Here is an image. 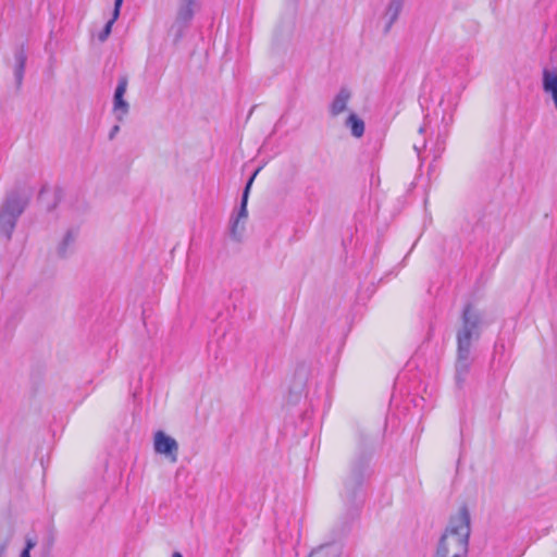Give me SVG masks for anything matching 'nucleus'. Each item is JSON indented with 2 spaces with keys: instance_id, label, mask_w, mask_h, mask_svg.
I'll return each mask as SVG.
<instances>
[{
  "instance_id": "1",
  "label": "nucleus",
  "mask_w": 557,
  "mask_h": 557,
  "mask_svg": "<svg viewBox=\"0 0 557 557\" xmlns=\"http://www.w3.org/2000/svg\"><path fill=\"white\" fill-rule=\"evenodd\" d=\"M486 323L484 313L467 305L462 311V326L457 332V361H456V383L461 386L471 368V342L473 337H479L481 327Z\"/></svg>"
},
{
  "instance_id": "2",
  "label": "nucleus",
  "mask_w": 557,
  "mask_h": 557,
  "mask_svg": "<svg viewBox=\"0 0 557 557\" xmlns=\"http://www.w3.org/2000/svg\"><path fill=\"white\" fill-rule=\"evenodd\" d=\"M470 535V516L466 507L451 518L442 535L435 557H466Z\"/></svg>"
},
{
  "instance_id": "3",
  "label": "nucleus",
  "mask_w": 557,
  "mask_h": 557,
  "mask_svg": "<svg viewBox=\"0 0 557 557\" xmlns=\"http://www.w3.org/2000/svg\"><path fill=\"white\" fill-rule=\"evenodd\" d=\"M370 456L361 455L352 461L350 473L345 480L342 497L345 503L357 506L363 500V484L371 475Z\"/></svg>"
},
{
  "instance_id": "4",
  "label": "nucleus",
  "mask_w": 557,
  "mask_h": 557,
  "mask_svg": "<svg viewBox=\"0 0 557 557\" xmlns=\"http://www.w3.org/2000/svg\"><path fill=\"white\" fill-rule=\"evenodd\" d=\"M27 203V198L20 191L10 193L3 205L0 208V233L3 234L7 239L11 238V235L15 228L18 216L23 213Z\"/></svg>"
},
{
  "instance_id": "5",
  "label": "nucleus",
  "mask_w": 557,
  "mask_h": 557,
  "mask_svg": "<svg viewBox=\"0 0 557 557\" xmlns=\"http://www.w3.org/2000/svg\"><path fill=\"white\" fill-rule=\"evenodd\" d=\"M423 124L419 127V133H438V136L446 132L448 125L453 122V107H422Z\"/></svg>"
},
{
  "instance_id": "6",
  "label": "nucleus",
  "mask_w": 557,
  "mask_h": 557,
  "mask_svg": "<svg viewBox=\"0 0 557 557\" xmlns=\"http://www.w3.org/2000/svg\"><path fill=\"white\" fill-rule=\"evenodd\" d=\"M154 450L158 454L165 455L172 459V461H176L177 453H178V444L177 442L166 435L163 431H158L154 434Z\"/></svg>"
},
{
  "instance_id": "7",
  "label": "nucleus",
  "mask_w": 557,
  "mask_h": 557,
  "mask_svg": "<svg viewBox=\"0 0 557 557\" xmlns=\"http://www.w3.org/2000/svg\"><path fill=\"white\" fill-rule=\"evenodd\" d=\"M403 8V0H391L386 7L383 15L381 16V23L383 25L384 33H387L394 22L397 20Z\"/></svg>"
},
{
  "instance_id": "8",
  "label": "nucleus",
  "mask_w": 557,
  "mask_h": 557,
  "mask_svg": "<svg viewBox=\"0 0 557 557\" xmlns=\"http://www.w3.org/2000/svg\"><path fill=\"white\" fill-rule=\"evenodd\" d=\"M259 171H260V169H257L253 172V174L249 177V180L247 181L246 186L244 188L243 195H242L240 206H239L238 212L235 218L243 222L248 216V211H247L248 196H249V191H250L251 185L253 183V180L256 178Z\"/></svg>"
},
{
  "instance_id": "9",
  "label": "nucleus",
  "mask_w": 557,
  "mask_h": 557,
  "mask_svg": "<svg viewBox=\"0 0 557 557\" xmlns=\"http://www.w3.org/2000/svg\"><path fill=\"white\" fill-rule=\"evenodd\" d=\"M543 88L546 94H550L554 104H557V73L545 70L543 73Z\"/></svg>"
},
{
  "instance_id": "10",
  "label": "nucleus",
  "mask_w": 557,
  "mask_h": 557,
  "mask_svg": "<svg viewBox=\"0 0 557 557\" xmlns=\"http://www.w3.org/2000/svg\"><path fill=\"white\" fill-rule=\"evenodd\" d=\"M346 126L350 128L351 135L359 138L364 133V123L355 113H350L346 120Z\"/></svg>"
},
{
  "instance_id": "11",
  "label": "nucleus",
  "mask_w": 557,
  "mask_h": 557,
  "mask_svg": "<svg viewBox=\"0 0 557 557\" xmlns=\"http://www.w3.org/2000/svg\"><path fill=\"white\" fill-rule=\"evenodd\" d=\"M195 4L196 0H182V4L177 12V18L183 23L189 22L194 15Z\"/></svg>"
},
{
  "instance_id": "12",
  "label": "nucleus",
  "mask_w": 557,
  "mask_h": 557,
  "mask_svg": "<svg viewBox=\"0 0 557 557\" xmlns=\"http://www.w3.org/2000/svg\"><path fill=\"white\" fill-rule=\"evenodd\" d=\"M77 233L73 230H70L64 235L62 242L58 246V253L61 257H65L67 252L71 250L74 242L76 239Z\"/></svg>"
},
{
  "instance_id": "13",
  "label": "nucleus",
  "mask_w": 557,
  "mask_h": 557,
  "mask_svg": "<svg viewBox=\"0 0 557 557\" xmlns=\"http://www.w3.org/2000/svg\"><path fill=\"white\" fill-rule=\"evenodd\" d=\"M25 62L26 57L24 52L20 51L15 54V69H14V76L16 83L20 85L22 83L23 76H24V70H25Z\"/></svg>"
},
{
  "instance_id": "14",
  "label": "nucleus",
  "mask_w": 557,
  "mask_h": 557,
  "mask_svg": "<svg viewBox=\"0 0 557 557\" xmlns=\"http://www.w3.org/2000/svg\"><path fill=\"white\" fill-rule=\"evenodd\" d=\"M127 88V78L125 76H121L119 78L117 86L114 91L113 104H126L123 97Z\"/></svg>"
},
{
  "instance_id": "15",
  "label": "nucleus",
  "mask_w": 557,
  "mask_h": 557,
  "mask_svg": "<svg viewBox=\"0 0 557 557\" xmlns=\"http://www.w3.org/2000/svg\"><path fill=\"white\" fill-rule=\"evenodd\" d=\"M240 222L242 221L236 218H232L231 220L230 234L236 240L240 239L242 233L244 231V223L240 225Z\"/></svg>"
},
{
  "instance_id": "16",
  "label": "nucleus",
  "mask_w": 557,
  "mask_h": 557,
  "mask_svg": "<svg viewBox=\"0 0 557 557\" xmlns=\"http://www.w3.org/2000/svg\"><path fill=\"white\" fill-rule=\"evenodd\" d=\"M117 17L119 16H115V9H114L112 17L107 22L104 28L98 35V38L100 41H104L109 37V35L111 34V30H112V26H113L114 22L117 20Z\"/></svg>"
},
{
  "instance_id": "17",
  "label": "nucleus",
  "mask_w": 557,
  "mask_h": 557,
  "mask_svg": "<svg viewBox=\"0 0 557 557\" xmlns=\"http://www.w3.org/2000/svg\"><path fill=\"white\" fill-rule=\"evenodd\" d=\"M350 97H351L350 90L346 87H343L336 95L332 104H346L350 100Z\"/></svg>"
},
{
  "instance_id": "18",
  "label": "nucleus",
  "mask_w": 557,
  "mask_h": 557,
  "mask_svg": "<svg viewBox=\"0 0 557 557\" xmlns=\"http://www.w3.org/2000/svg\"><path fill=\"white\" fill-rule=\"evenodd\" d=\"M127 113L128 107H112V114L116 120L121 121Z\"/></svg>"
},
{
  "instance_id": "19",
  "label": "nucleus",
  "mask_w": 557,
  "mask_h": 557,
  "mask_svg": "<svg viewBox=\"0 0 557 557\" xmlns=\"http://www.w3.org/2000/svg\"><path fill=\"white\" fill-rule=\"evenodd\" d=\"M36 542L33 539H26V545L21 552L20 557H30V550L35 547Z\"/></svg>"
},
{
  "instance_id": "20",
  "label": "nucleus",
  "mask_w": 557,
  "mask_h": 557,
  "mask_svg": "<svg viewBox=\"0 0 557 557\" xmlns=\"http://www.w3.org/2000/svg\"><path fill=\"white\" fill-rule=\"evenodd\" d=\"M329 547H320L319 549L314 550L310 557H334L333 555H330Z\"/></svg>"
},
{
  "instance_id": "21",
  "label": "nucleus",
  "mask_w": 557,
  "mask_h": 557,
  "mask_svg": "<svg viewBox=\"0 0 557 557\" xmlns=\"http://www.w3.org/2000/svg\"><path fill=\"white\" fill-rule=\"evenodd\" d=\"M425 146H426L425 139H423L420 144H418V143L413 144V149L418 153L419 157H420L421 151L423 149H425Z\"/></svg>"
},
{
  "instance_id": "22",
  "label": "nucleus",
  "mask_w": 557,
  "mask_h": 557,
  "mask_svg": "<svg viewBox=\"0 0 557 557\" xmlns=\"http://www.w3.org/2000/svg\"><path fill=\"white\" fill-rule=\"evenodd\" d=\"M122 4H123V0L114 1L115 16L120 15V10H121Z\"/></svg>"
},
{
  "instance_id": "23",
  "label": "nucleus",
  "mask_w": 557,
  "mask_h": 557,
  "mask_svg": "<svg viewBox=\"0 0 557 557\" xmlns=\"http://www.w3.org/2000/svg\"><path fill=\"white\" fill-rule=\"evenodd\" d=\"M346 107L344 106H341V107H332L333 111H332V114L333 115H337L339 112H342Z\"/></svg>"
},
{
  "instance_id": "24",
  "label": "nucleus",
  "mask_w": 557,
  "mask_h": 557,
  "mask_svg": "<svg viewBox=\"0 0 557 557\" xmlns=\"http://www.w3.org/2000/svg\"><path fill=\"white\" fill-rule=\"evenodd\" d=\"M117 132H119V126H117V125H114V126L112 127L111 132H110L109 137L112 139V138L115 136V134H116Z\"/></svg>"
},
{
  "instance_id": "25",
  "label": "nucleus",
  "mask_w": 557,
  "mask_h": 557,
  "mask_svg": "<svg viewBox=\"0 0 557 557\" xmlns=\"http://www.w3.org/2000/svg\"><path fill=\"white\" fill-rule=\"evenodd\" d=\"M172 557H183V555L178 552L173 553Z\"/></svg>"
},
{
  "instance_id": "26",
  "label": "nucleus",
  "mask_w": 557,
  "mask_h": 557,
  "mask_svg": "<svg viewBox=\"0 0 557 557\" xmlns=\"http://www.w3.org/2000/svg\"><path fill=\"white\" fill-rule=\"evenodd\" d=\"M46 193H47V190H46V189H41V191H40V198H41V199L45 197Z\"/></svg>"
},
{
  "instance_id": "27",
  "label": "nucleus",
  "mask_w": 557,
  "mask_h": 557,
  "mask_svg": "<svg viewBox=\"0 0 557 557\" xmlns=\"http://www.w3.org/2000/svg\"><path fill=\"white\" fill-rule=\"evenodd\" d=\"M556 109H557V107H556Z\"/></svg>"
}]
</instances>
